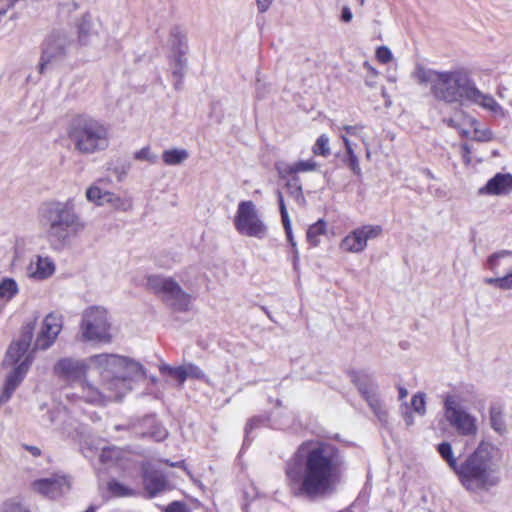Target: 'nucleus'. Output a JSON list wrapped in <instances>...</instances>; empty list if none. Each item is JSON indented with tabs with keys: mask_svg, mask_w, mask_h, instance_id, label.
<instances>
[{
	"mask_svg": "<svg viewBox=\"0 0 512 512\" xmlns=\"http://www.w3.org/2000/svg\"><path fill=\"white\" fill-rule=\"evenodd\" d=\"M345 469V456L335 444L306 440L285 462V484L291 495L315 501L335 492Z\"/></svg>",
	"mask_w": 512,
	"mask_h": 512,
	"instance_id": "1",
	"label": "nucleus"
},
{
	"mask_svg": "<svg viewBox=\"0 0 512 512\" xmlns=\"http://www.w3.org/2000/svg\"><path fill=\"white\" fill-rule=\"evenodd\" d=\"M414 77L420 84H430L431 93L437 100L459 104L469 102L493 112L500 109L491 95L482 93L476 87L464 69L440 72L417 66Z\"/></svg>",
	"mask_w": 512,
	"mask_h": 512,
	"instance_id": "2",
	"label": "nucleus"
},
{
	"mask_svg": "<svg viewBox=\"0 0 512 512\" xmlns=\"http://www.w3.org/2000/svg\"><path fill=\"white\" fill-rule=\"evenodd\" d=\"M39 218L45 229L47 240L55 250L64 248L85 228V224L75 212L72 199L43 204Z\"/></svg>",
	"mask_w": 512,
	"mask_h": 512,
	"instance_id": "3",
	"label": "nucleus"
},
{
	"mask_svg": "<svg viewBox=\"0 0 512 512\" xmlns=\"http://www.w3.org/2000/svg\"><path fill=\"white\" fill-rule=\"evenodd\" d=\"M455 473L461 484L470 491L487 490L499 482L496 466L484 443L458 465Z\"/></svg>",
	"mask_w": 512,
	"mask_h": 512,
	"instance_id": "4",
	"label": "nucleus"
},
{
	"mask_svg": "<svg viewBox=\"0 0 512 512\" xmlns=\"http://www.w3.org/2000/svg\"><path fill=\"white\" fill-rule=\"evenodd\" d=\"M67 136L74 150L82 155L105 151L110 144L109 127L86 114L71 119L67 127Z\"/></svg>",
	"mask_w": 512,
	"mask_h": 512,
	"instance_id": "5",
	"label": "nucleus"
},
{
	"mask_svg": "<svg viewBox=\"0 0 512 512\" xmlns=\"http://www.w3.org/2000/svg\"><path fill=\"white\" fill-rule=\"evenodd\" d=\"M89 363L98 370L102 379L110 378V385L114 386L121 399L131 390L132 381L145 376L140 363L118 355H94L89 358Z\"/></svg>",
	"mask_w": 512,
	"mask_h": 512,
	"instance_id": "6",
	"label": "nucleus"
},
{
	"mask_svg": "<svg viewBox=\"0 0 512 512\" xmlns=\"http://www.w3.org/2000/svg\"><path fill=\"white\" fill-rule=\"evenodd\" d=\"M75 45L73 39L64 31H53L47 36L42 45L39 62V73L58 66Z\"/></svg>",
	"mask_w": 512,
	"mask_h": 512,
	"instance_id": "7",
	"label": "nucleus"
},
{
	"mask_svg": "<svg viewBox=\"0 0 512 512\" xmlns=\"http://www.w3.org/2000/svg\"><path fill=\"white\" fill-rule=\"evenodd\" d=\"M233 224L236 231L246 237L261 240L268 233L267 225L263 221L256 205L251 200L239 202Z\"/></svg>",
	"mask_w": 512,
	"mask_h": 512,
	"instance_id": "8",
	"label": "nucleus"
},
{
	"mask_svg": "<svg viewBox=\"0 0 512 512\" xmlns=\"http://www.w3.org/2000/svg\"><path fill=\"white\" fill-rule=\"evenodd\" d=\"M80 331L82 338L86 341H110V323L106 309L91 306L84 310Z\"/></svg>",
	"mask_w": 512,
	"mask_h": 512,
	"instance_id": "9",
	"label": "nucleus"
},
{
	"mask_svg": "<svg viewBox=\"0 0 512 512\" xmlns=\"http://www.w3.org/2000/svg\"><path fill=\"white\" fill-rule=\"evenodd\" d=\"M444 416L458 434L472 436L477 433V419L468 413L453 395H447L444 400Z\"/></svg>",
	"mask_w": 512,
	"mask_h": 512,
	"instance_id": "10",
	"label": "nucleus"
},
{
	"mask_svg": "<svg viewBox=\"0 0 512 512\" xmlns=\"http://www.w3.org/2000/svg\"><path fill=\"white\" fill-rule=\"evenodd\" d=\"M148 286L155 292L163 293L165 300L178 311L188 309L191 296L185 293L177 282L171 278L161 276H150L147 280Z\"/></svg>",
	"mask_w": 512,
	"mask_h": 512,
	"instance_id": "11",
	"label": "nucleus"
},
{
	"mask_svg": "<svg viewBox=\"0 0 512 512\" xmlns=\"http://www.w3.org/2000/svg\"><path fill=\"white\" fill-rule=\"evenodd\" d=\"M353 382L356 384L360 394L368 403L378 420L386 424L388 421V413L378 393V385L368 375L356 373L353 375Z\"/></svg>",
	"mask_w": 512,
	"mask_h": 512,
	"instance_id": "12",
	"label": "nucleus"
},
{
	"mask_svg": "<svg viewBox=\"0 0 512 512\" xmlns=\"http://www.w3.org/2000/svg\"><path fill=\"white\" fill-rule=\"evenodd\" d=\"M383 233L380 225L365 224L353 229L341 241L340 248L349 253H361L368 242L379 238Z\"/></svg>",
	"mask_w": 512,
	"mask_h": 512,
	"instance_id": "13",
	"label": "nucleus"
},
{
	"mask_svg": "<svg viewBox=\"0 0 512 512\" xmlns=\"http://www.w3.org/2000/svg\"><path fill=\"white\" fill-rule=\"evenodd\" d=\"M115 430H129L139 438H149L160 442L167 438V429L153 415H147L141 419L131 420L127 426L116 425Z\"/></svg>",
	"mask_w": 512,
	"mask_h": 512,
	"instance_id": "14",
	"label": "nucleus"
},
{
	"mask_svg": "<svg viewBox=\"0 0 512 512\" xmlns=\"http://www.w3.org/2000/svg\"><path fill=\"white\" fill-rule=\"evenodd\" d=\"M102 380L104 385L103 390H99L96 386L84 380L79 384L81 395L67 394V398L71 401H74L76 398H83L85 402L94 405H105L108 401L121 400L114 386L110 385V378Z\"/></svg>",
	"mask_w": 512,
	"mask_h": 512,
	"instance_id": "15",
	"label": "nucleus"
},
{
	"mask_svg": "<svg viewBox=\"0 0 512 512\" xmlns=\"http://www.w3.org/2000/svg\"><path fill=\"white\" fill-rule=\"evenodd\" d=\"M40 423L46 427L55 426L68 438H75L82 434L78 421L66 409L46 410L40 417Z\"/></svg>",
	"mask_w": 512,
	"mask_h": 512,
	"instance_id": "16",
	"label": "nucleus"
},
{
	"mask_svg": "<svg viewBox=\"0 0 512 512\" xmlns=\"http://www.w3.org/2000/svg\"><path fill=\"white\" fill-rule=\"evenodd\" d=\"M62 328L63 317L57 313H49L42 322L33 350H46L50 348L55 343Z\"/></svg>",
	"mask_w": 512,
	"mask_h": 512,
	"instance_id": "17",
	"label": "nucleus"
},
{
	"mask_svg": "<svg viewBox=\"0 0 512 512\" xmlns=\"http://www.w3.org/2000/svg\"><path fill=\"white\" fill-rule=\"evenodd\" d=\"M33 491L49 499H56L71 488L70 479L65 475L55 474L49 478H41L31 483Z\"/></svg>",
	"mask_w": 512,
	"mask_h": 512,
	"instance_id": "18",
	"label": "nucleus"
},
{
	"mask_svg": "<svg viewBox=\"0 0 512 512\" xmlns=\"http://www.w3.org/2000/svg\"><path fill=\"white\" fill-rule=\"evenodd\" d=\"M33 330L34 327L32 324H27L23 327L20 337L12 342L7 350L5 357L6 364L15 365L21 363L27 356L33 359L32 354L28 353L33 338Z\"/></svg>",
	"mask_w": 512,
	"mask_h": 512,
	"instance_id": "19",
	"label": "nucleus"
},
{
	"mask_svg": "<svg viewBox=\"0 0 512 512\" xmlns=\"http://www.w3.org/2000/svg\"><path fill=\"white\" fill-rule=\"evenodd\" d=\"M56 271V265L49 256L36 255L31 258L26 267V275L29 279L44 281L51 278Z\"/></svg>",
	"mask_w": 512,
	"mask_h": 512,
	"instance_id": "20",
	"label": "nucleus"
},
{
	"mask_svg": "<svg viewBox=\"0 0 512 512\" xmlns=\"http://www.w3.org/2000/svg\"><path fill=\"white\" fill-rule=\"evenodd\" d=\"M32 363V358L27 356L25 360L19 363L7 376L3 391L0 395V404H5L8 402L13 395L14 391L17 389L19 384L23 381L26 376L30 365Z\"/></svg>",
	"mask_w": 512,
	"mask_h": 512,
	"instance_id": "21",
	"label": "nucleus"
},
{
	"mask_svg": "<svg viewBox=\"0 0 512 512\" xmlns=\"http://www.w3.org/2000/svg\"><path fill=\"white\" fill-rule=\"evenodd\" d=\"M54 374L67 381L80 380L87 371V366L83 361L62 358L54 366Z\"/></svg>",
	"mask_w": 512,
	"mask_h": 512,
	"instance_id": "22",
	"label": "nucleus"
},
{
	"mask_svg": "<svg viewBox=\"0 0 512 512\" xmlns=\"http://www.w3.org/2000/svg\"><path fill=\"white\" fill-rule=\"evenodd\" d=\"M278 175L282 179L289 176H297L298 173L314 172L320 168V165L313 159L299 160L295 163L278 162L275 165Z\"/></svg>",
	"mask_w": 512,
	"mask_h": 512,
	"instance_id": "23",
	"label": "nucleus"
},
{
	"mask_svg": "<svg viewBox=\"0 0 512 512\" xmlns=\"http://www.w3.org/2000/svg\"><path fill=\"white\" fill-rule=\"evenodd\" d=\"M512 192V175L497 173L479 189L481 195H506Z\"/></svg>",
	"mask_w": 512,
	"mask_h": 512,
	"instance_id": "24",
	"label": "nucleus"
},
{
	"mask_svg": "<svg viewBox=\"0 0 512 512\" xmlns=\"http://www.w3.org/2000/svg\"><path fill=\"white\" fill-rule=\"evenodd\" d=\"M143 484L150 497H155L168 488V482L158 471H149L144 474Z\"/></svg>",
	"mask_w": 512,
	"mask_h": 512,
	"instance_id": "25",
	"label": "nucleus"
},
{
	"mask_svg": "<svg viewBox=\"0 0 512 512\" xmlns=\"http://www.w3.org/2000/svg\"><path fill=\"white\" fill-rule=\"evenodd\" d=\"M189 156V152L184 148H171L163 151L162 161L165 165L177 166L184 163Z\"/></svg>",
	"mask_w": 512,
	"mask_h": 512,
	"instance_id": "26",
	"label": "nucleus"
},
{
	"mask_svg": "<svg viewBox=\"0 0 512 512\" xmlns=\"http://www.w3.org/2000/svg\"><path fill=\"white\" fill-rule=\"evenodd\" d=\"M103 183V180H98L91 186H89L86 190V199L95 204L96 206H103L106 204L107 196L106 194L109 191L103 190L100 187V184Z\"/></svg>",
	"mask_w": 512,
	"mask_h": 512,
	"instance_id": "27",
	"label": "nucleus"
},
{
	"mask_svg": "<svg viewBox=\"0 0 512 512\" xmlns=\"http://www.w3.org/2000/svg\"><path fill=\"white\" fill-rule=\"evenodd\" d=\"M19 293L17 282L10 277H4L0 281V299L6 302L11 301Z\"/></svg>",
	"mask_w": 512,
	"mask_h": 512,
	"instance_id": "28",
	"label": "nucleus"
},
{
	"mask_svg": "<svg viewBox=\"0 0 512 512\" xmlns=\"http://www.w3.org/2000/svg\"><path fill=\"white\" fill-rule=\"evenodd\" d=\"M170 45L173 53H187L188 51L186 35L178 28H174L171 32Z\"/></svg>",
	"mask_w": 512,
	"mask_h": 512,
	"instance_id": "29",
	"label": "nucleus"
},
{
	"mask_svg": "<svg viewBox=\"0 0 512 512\" xmlns=\"http://www.w3.org/2000/svg\"><path fill=\"white\" fill-rule=\"evenodd\" d=\"M326 232V223L324 220L320 219L316 223L309 226L306 238L309 244L312 246H317L320 243V236L324 235Z\"/></svg>",
	"mask_w": 512,
	"mask_h": 512,
	"instance_id": "30",
	"label": "nucleus"
},
{
	"mask_svg": "<svg viewBox=\"0 0 512 512\" xmlns=\"http://www.w3.org/2000/svg\"><path fill=\"white\" fill-rule=\"evenodd\" d=\"M106 204H110L114 209L127 212L133 207L132 199L129 197H120L112 192L106 194Z\"/></svg>",
	"mask_w": 512,
	"mask_h": 512,
	"instance_id": "31",
	"label": "nucleus"
},
{
	"mask_svg": "<svg viewBox=\"0 0 512 512\" xmlns=\"http://www.w3.org/2000/svg\"><path fill=\"white\" fill-rule=\"evenodd\" d=\"M312 153L322 157H328L330 155L329 137L326 134H321L317 138L312 146Z\"/></svg>",
	"mask_w": 512,
	"mask_h": 512,
	"instance_id": "32",
	"label": "nucleus"
},
{
	"mask_svg": "<svg viewBox=\"0 0 512 512\" xmlns=\"http://www.w3.org/2000/svg\"><path fill=\"white\" fill-rule=\"evenodd\" d=\"M437 450L441 457L448 463L449 467L455 472L459 464L453 455L451 444L448 442H442L438 445Z\"/></svg>",
	"mask_w": 512,
	"mask_h": 512,
	"instance_id": "33",
	"label": "nucleus"
},
{
	"mask_svg": "<svg viewBox=\"0 0 512 512\" xmlns=\"http://www.w3.org/2000/svg\"><path fill=\"white\" fill-rule=\"evenodd\" d=\"M107 488L109 493L114 497H128L134 495L133 489L116 480L109 481Z\"/></svg>",
	"mask_w": 512,
	"mask_h": 512,
	"instance_id": "34",
	"label": "nucleus"
},
{
	"mask_svg": "<svg viewBox=\"0 0 512 512\" xmlns=\"http://www.w3.org/2000/svg\"><path fill=\"white\" fill-rule=\"evenodd\" d=\"M290 179L288 180L286 186L288 189V192L295 198L297 202L304 201L303 193H302V186L300 183V179L298 176H289Z\"/></svg>",
	"mask_w": 512,
	"mask_h": 512,
	"instance_id": "35",
	"label": "nucleus"
},
{
	"mask_svg": "<svg viewBox=\"0 0 512 512\" xmlns=\"http://www.w3.org/2000/svg\"><path fill=\"white\" fill-rule=\"evenodd\" d=\"M133 158L137 161L148 162L149 164H155L158 161V156L152 152L150 146H144L140 150L134 152Z\"/></svg>",
	"mask_w": 512,
	"mask_h": 512,
	"instance_id": "36",
	"label": "nucleus"
},
{
	"mask_svg": "<svg viewBox=\"0 0 512 512\" xmlns=\"http://www.w3.org/2000/svg\"><path fill=\"white\" fill-rule=\"evenodd\" d=\"M411 406L415 413L420 416H424L426 413V401L425 394L422 392H418L412 396Z\"/></svg>",
	"mask_w": 512,
	"mask_h": 512,
	"instance_id": "37",
	"label": "nucleus"
},
{
	"mask_svg": "<svg viewBox=\"0 0 512 512\" xmlns=\"http://www.w3.org/2000/svg\"><path fill=\"white\" fill-rule=\"evenodd\" d=\"M120 451L115 447H103L101 449L99 458L104 464L113 463L118 459Z\"/></svg>",
	"mask_w": 512,
	"mask_h": 512,
	"instance_id": "38",
	"label": "nucleus"
},
{
	"mask_svg": "<svg viewBox=\"0 0 512 512\" xmlns=\"http://www.w3.org/2000/svg\"><path fill=\"white\" fill-rule=\"evenodd\" d=\"M490 421L492 428L502 434L506 430L505 422L503 415L500 411L492 410L490 414Z\"/></svg>",
	"mask_w": 512,
	"mask_h": 512,
	"instance_id": "39",
	"label": "nucleus"
},
{
	"mask_svg": "<svg viewBox=\"0 0 512 512\" xmlns=\"http://www.w3.org/2000/svg\"><path fill=\"white\" fill-rule=\"evenodd\" d=\"M343 161L352 170V172L355 175H357V176L361 175L362 171H361L358 157L355 154V151H350V152L346 153V156Z\"/></svg>",
	"mask_w": 512,
	"mask_h": 512,
	"instance_id": "40",
	"label": "nucleus"
},
{
	"mask_svg": "<svg viewBox=\"0 0 512 512\" xmlns=\"http://www.w3.org/2000/svg\"><path fill=\"white\" fill-rule=\"evenodd\" d=\"M265 421H266V419L262 416L251 418L245 426V441L248 439V437H249L250 433L253 431V429L264 424Z\"/></svg>",
	"mask_w": 512,
	"mask_h": 512,
	"instance_id": "41",
	"label": "nucleus"
},
{
	"mask_svg": "<svg viewBox=\"0 0 512 512\" xmlns=\"http://www.w3.org/2000/svg\"><path fill=\"white\" fill-rule=\"evenodd\" d=\"M184 367L186 370L187 378L191 377L196 379H202L205 376L204 372L195 364L189 363L184 365Z\"/></svg>",
	"mask_w": 512,
	"mask_h": 512,
	"instance_id": "42",
	"label": "nucleus"
},
{
	"mask_svg": "<svg viewBox=\"0 0 512 512\" xmlns=\"http://www.w3.org/2000/svg\"><path fill=\"white\" fill-rule=\"evenodd\" d=\"M376 57L381 63H388L392 60V52L386 46H381L376 50Z\"/></svg>",
	"mask_w": 512,
	"mask_h": 512,
	"instance_id": "43",
	"label": "nucleus"
},
{
	"mask_svg": "<svg viewBox=\"0 0 512 512\" xmlns=\"http://www.w3.org/2000/svg\"><path fill=\"white\" fill-rule=\"evenodd\" d=\"M185 67L172 66V75L175 78L174 88L180 90L182 86V80L184 77Z\"/></svg>",
	"mask_w": 512,
	"mask_h": 512,
	"instance_id": "44",
	"label": "nucleus"
},
{
	"mask_svg": "<svg viewBox=\"0 0 512 512\" xmlns=\"http://www.w3.org/2000/svg\"><path fill=\"white\" fill-rule=\"evenodd\" d=\"M342 129L346 132V135H350V136H356V137H359L361 140L362 139H365L361 133L364 129V126L363 125H346V126H343Z\"/></svg>",
	"mask_w": 512,
	"mask_h": 512,
	"instance_id": "45",
	"label": "nucleus"
},
{
	"mask_svg": "<svg viewBox=\"0 0 512 512\" xmlns=\"http://www.w3.org/2000/svg\"><path fill=\"white\" fill-rule=\"evenodd\" d=\"M3 512H29L20 503L11 500L3 505Z\"/></svg>",
	"mask_w": 512,
	"mask_h": 512,
	"instance_id": "46",
	"label": "nucleus"
},
{
	"mask_svg": "<svg viewBox=\"0 0 512 512\" xmlns=\"http://www.w3.org/2000/svg\"><path fill=\"white\" fill-rule=\"evenodd\" d=\"M510 252L506 251V250H503V251H500V252H497V253H494L492 254L488 260H487V264H488V267L491 269V270H494L497 265H498V260L500 258H503L505 257L506 255H509Z\"/></svg>",
	"mask_w": 512,
	"mask_h": 512,
	"instance_id": "47",
	"label": "nucleus"
},
{
	"mask_svg": "<svg viewBox=\"0 0 512 512\" xmlns=\"http://www.w3.org/2000/svg\"><path fill=\"white\" fill-rule=\"evenodd\" d=\"M171 377L175 378L178 381L179 385H183V383L187 379V374L184 365L176 367L172 371Z\"/></svg>",
	"mask_w": 512,
	"mask_h": 512,
	"instance_id": "48",
	"label": "nucleus"
},
{
	"mask_svg": "<svg viewBox=\"0 0 512 512\" xmlns=\"http://www.w3.org/2000/svg\"><path fill=\"white\" fill-rule=\"evenodd\" d=\"M282 223H283V227H284V230H285V233H286L287 240L289 241L291 246L293 248H295L296 247V242L294 241V237H293V234H292V227H291L290 219L282 220Z\"/></svg>",
	"mask_w": 512,
	"mask_h": 512,
	"instance_id": "49",
	"label": "nucleus"
},
{
	"mask_svg": "<svg viewBox=\"0 0 512 512\" xmlns=\"http://www.w3.org/2000/svg\"><path fill=\"white\" fill-rule=\"evenodd\" d=\"M186 53H173L171 58V65L178 67H186Z\"/></svg>",
	"mask_w": 512,
	"mask_h": 512,
	"instance_id": "50",
	"label": "nucleus"
},
{
	"mask_svg": "<svg viewBox=\"0 0 512 512\" xmlns=\"http://www.w3.org/2000/svg\"><path fill=\"white\" fill-rule=\"evenodd\" d=\"M276 194H277V200H278V204H279L281 219L282 220L289 219V215H288V212H287V209H286V206L284 203V198H283L281 191L277 190Z\"/></svg>",
	"mask_w": 512,
	"mask_h": 512,
	"instance_id": "51",
	"label": "nucleus"
},
{
	"mask_svg": "<svg viewBox=\"0 0 512 512\" xmlns=\"http://www.w3.org/2000/svg\"><path fill=\"white\" fill-rule=\"evenodd\" d=\"M166 512H188L184 504L180 502H172L166 508Z\"/></svg>",
	"mask_w": 512,
	"mask_h": 512,
	"instance_id": "52",
	"label": "nucleus"
},
{
	"mask_svg": "<svg viewBox=\"0 0 512 512\" xmlns=\"http://www.w3.org/2000/svg\"><path fill=\"white\" fill-rule=\"evenodd\" d=\"M259 12H266L272 4V0H256Z\"/></svg>",
	"mask_w": 512,
	"mask_h": 512,
	"instance_id": "53",
	"label": "nucleus"
},
{
	"mask_svg": "<svg viewBox=\"0 0 512 512\" xmlns=\"http://www.w3.org/2000/svg\"><path fill=\"white\" fill-rule=\"evenodd\" d=\"M266 92V85L262 83L259 79L256 82V95L259 99L264 98Z\"/></svg>",
	"mask_w": 512,
	"mask_h": 512,
	"instance_id": "54",
	"label": "nucleus"
},
{
	"mask_svg": "<svg viewBox=\"0 0 512 512\" xmlns=\"http://www.w3.org/2000/svg\"><path fill=\"white\" fill-rule=\"evenodd\" d=\"M22 447L28 451L29 453H31L32 456L34 457H39L41 455V450L39 447L37 446H32V445H27V444H23Z\"/></svg>",
	"mask_w": 512,
	"mask_h": 512,
	"instance_id": "55",
	"label": "nucleus"
},
{
	"mask_svg": "<svg viewBox=\"0 0 512 512\" xmlns=\"http://www.w3.org/2000/svg\"><path fill=\"white\" fill-rule=\"evenodd\" d=\"M502 285H503V290L512 289V272L503 276Z\"/></svg>",
	"mask_w": 512,
	"mask_h": 512,
	"instance_id": "56",
	"label": "nucleus"
},
{
	"mask_svg": "<svg viewBox=\"0 0 512 512\" xmlns=\"http://www.w3.org/2000/svg\"><path fill=\"white\" fill-rule=\"evenodd\" d=\"M352 12L349 7L345 6L342 8L341 19L344 22H350L352 20Z\"/></svg>",
	"mask_w": 512,
	"mask_h": 512,
	"instance_id": "57",
	"label": "nucleus"
},
{
	"mask_svg": "<svg viewBox=\"0 0 512 512\" xmlns=\"http://www.w3.org/2000/svg\"><path fill=\"white\" fill-rule=\"evenodd\" d=\"M502 279H503V277L487 278V279H485V282L487 284L493 285V286L503 290Z\"/></svg>",
	"mask_w": 512,
	"mask_h": 512,
	"instance_id": "58",
	"label": "nucleus"
},
{
	"mask_svg": "<svg viewBox=\"0 0 512 512\" xmlns=\"http://www.w3.org/2000/svg\"><path fill=\"white\" fill-rule=\"evenodd\" d=\"M79 42L83 45L87 44L85 22H83L79 27Z\"/></svg>",
	"mask_w": 512,
	"mask_h": 512,
	"instance_id": "59",
	"label": "nucleus"
},
{
	"mask_svg": "<svg viewBox=\"0 0 512 512\" xmlns=\"http://www.w3.org/2000/svg\"><path fill=\"white\" fill-rule=\"evenodd\" d=\"M340 138L342 139V141L344 143L346 153H348L350 151H354L352 143L349 140V138L347 137V135H341Z\"/></svg>",
	"mask_w": 512,
	"mask_h": 512,
	"instance_id": "60",
	"label": "nucleus"
},
{
	"mask_svg": "<svg viewBox=\"0 0 512 512\" xmlns=\"http://www.w3.org/2000/svg\"><path fill=\"white\" fill-rule=\"evenodd\" d=\"M176 367H172L170 365H167V364H163L159 367V370L162 374H167L169 376L172 375V371L175 369Z\"/></svg>",
	"mask_w": 512,
	"mask_h": 512,
	"instance_id": "61",
	"label": "nucleus"
},
{
	"mask_svg": "<svg viewBox=\"0 0 512 512\" xmlns=\"http://www.w3.org/2000/svg\"><path fill=\"white\" fill-rule=\"evenodd\" d=\"M404 420L407 426H411L414 424V417L411 412H406L404 414Z\"/></svg>",
	"mask_w": 512,
	"mask_h": 512,
	"instance_id": "62",
	"label": "nucleus"
},
{
	"mask_svg": "<svg viewBox=\"0 0 512 512\" xmlns=\"http://www.w3.org/2000/svg\"><path fill=\"white\" fill-rule=\"evenodd\" d=\"M398 392H399V399L400 400H403L408 395V390L406 388H404V387H399L398 388Z\"/></svg>",
	"mask_w": 512,
	"mask_h": 512,
	"instance_id": "63",
	"label": "nucleus"
},
{
	"mask_svg": "<svg viewBox=\"0 0 512 512\" xmlns=\"http://www.w3.org/2000/svg\"><path fill=\"white\" fill-rule=\"evenodd\" d=\"M422 172H423V174H424V175H426L428 178H430V179H435V176H434V174L432 173V171H431L430 169H428V168H424V169H422Z\"/></svg>",
	"mask_w": 512,
	"mask_h": 512,
	"instance_id": "64",
	"label": "nucleus"
}]
</instances>
